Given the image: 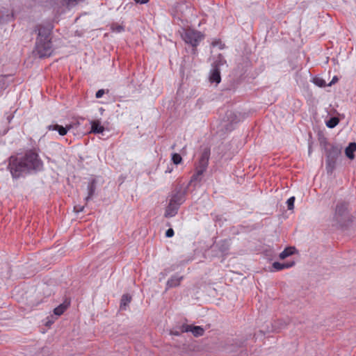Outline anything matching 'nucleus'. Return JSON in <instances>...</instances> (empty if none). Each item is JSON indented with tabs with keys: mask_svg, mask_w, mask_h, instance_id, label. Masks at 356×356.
<instances>
[{
	"mask_svg": "<svg viewBox=\"0 0 356 356\" xmlns=\"http://www.w3.org/2000/svg\"><path fill=\"white\" fill-rule=\"evenodd\" d=\"M136 1V3H146L149 1V0H134Z\"/></svg>",
	"mask_w": 356,
	"mask_h": 356,
	"instance_id": "obj_30",
	"label": "nucleus"
},
{
	"mask_svg": "<svg viewBox=\"0 0 356 356\" xmlns=\"http://www.w3.org/2000/svg\"><path fill=\"white\" fill-rule=\"evenodd\" d=\"M182 332H191L194 337H201L204 333V330L200 326L191 325H183L181 327Z\"/></svg>",
	"mask_w": 356,
	"mask_h": 356,
	"instance_id": "obj_10",
	"label": "nucleus"
},
{
	"mask_svg": "<svg viewBox=\"0 0 356 356\" xmlns=\"http://www.w3.org/2000/svg\"><path fill=\"white\" fill-rule=\"evenodd\" d=\"M296 250L295 247H287L280 254L279 257L281 259H284L285 258L293 254Z\"/></svg>",
	"mask_w": 356,
	"mask_h": 356,
	"instance_id": "obj_19",
	"label": "nucleus"
},
{
	"mask_svg": "<svg viewBox=\"0 0 356 356\" xmlns=\"http://www.w3.org/2000/svg\"><path fill=\"white\" fill-rule=\"evenodd\" d=\"M184 279V276L174 275L167 281V288H174L180 285L181 282Z\"/></svg>",
	"mask_w": 356,
	"mask_h": 356,
	"instance_id": "obj_11",
	"label": "nucleus"
},
{
	"mask_svg": "<svg viewBox=\"0 0 356 356\" xmlns=\"http://www.w3.org/2000/svg\"><path fill=\"white\" fill-rule=\"evenodd\" d=\"M35 52L40 58L50 56L53 52L51 42V27L39 26Z\"/></svg>",
	"mask_w": 356,
	"mask_h": 356,
	"instance_id": "obj_2",
	"label": "nucleus"
},
{
	"mask_svg": "<svg viewBox=\"0 0 356 356\" xmlns=\"http://www.w3.org/2000/svg\"><path fill=\"white\" fill-rule=\"evenodd\" d=\"M175 234V232H174V230L172 228H169L166 232H165V236L168 237V238H171L174 236Z\"/></svg>",
	"mask_w": 356,
	"mask_h": 356,
	"instance_id": "obj_27",
	"label": "nucleus"
},
{
	"mask_svg": "<svg viewBox=\"0 0 356 356\" xmlns=\"http://www.w3.org/2000/svg\"><path fill=\"white\" fill-rule=\"evenodd\" d=\"M91 131L94 134H102L104 131V127L101 124L99 120H92L90 122Z\"/></svg>",
	"mask_w": 356,
	"mask_h": 356,
	"instance_id": "obj_16",
	"label": "nucleus"
},
{
	"mask_svg": "<svg viewBox=\"0 0 356 356\" xmlns=\"http://www.w3.org/2000/svg\"><path fill=\"white\" fill-rule=\"evenodd\" d=\"M172 161L175 165H178L181 163L182 158L180 154L177 153H174L172 155Z\"/></svg>",
	"mask_w": 356,
	"mask_h": 356,
	"instance_id": "obj_23",
	"label": "nucleus"
},
{
	"mask_svg": "<svg viewBox=\"0 0 356 356\" xmlns=\"http://www.w3.org/2000/svg\"><path fill=\"white\" fill-rule=\"evenodd\" d=\"M314 83L319 87H323L325 86V81L323 79H321V78L314 79Z\"/></svg>",
	"mask_w": 356,
	"mask_h": 356,
	"instance_id": "obj_25",
	"label": "nucleus"
},
{
	"mask_svg": "<svg viewBox=\"0 0 356 356\" xmlns=\"http://www.w3.org/2000/svg\"><path fill=\"white\" fill-rule=\"evenodd\" d=\"M287 200H291V201H293V200H296V198L295 197L292 196V197H290L289 198H288Z\"/></svg>",
	"mask_w": 356,
	"mask_h": 356,
	"instance_id": "obj_32",
	"label": "nucleus"
},
{
	"mask_svg": "<svg viewBox=\"0 0 356 356\" xmlns=\"http://www.w3.org/2000/svg\"><path fill=\"white\" fill-rule=\"evenodd\" d=\"M84 0H51L54 10L57 14H62L67 10H71L80 2Z\"/></svg>",
	"mask_w": 356,
	"mask_h": 356,
	"instance_id": "obj_6",
	"label": "nucleus"
},
{
	"mask_svg": "<svg viewBox=\"0 0 356 356\" xmlns=\"http://www.w3.org/2000/svg\"><path fill=\"white\" fill-rule=\"evenodd\" d=\"M112 30L116 33H120L124 30V28L122 25L114 24L112 26Z\"/></svg>",
	"mask_w": 356,
	"mask_h": 356,
	"instance_id": "obj_24",
	"label": "nucleus"
},
{
	"mask_svg": "<svg viewBox=\"0 0 356 356\" xmlns=\"http://www.w3.org/2000/svg\"><path fill=\"white\" fill-rule=\"evenodd\" d=\"M187 190V186L184 184H177L172 192V199L170 200H179L182 199Z\"/></svg>",
	"mask_w": 356,
	"mask_h": 356,
	"instance_id": "obj_9",
	"label": "nucleus"
},
{
	"mask_svg": "<svg viewBox=\"0 0 356 356\" xmlns=\"http://www.w3.org/2000/svg\"><path fill=\"white\" fill-rule=\"evenodd\" d=\"M181 37L186 43L191 44L193 47H197L204 38V35L200 31L191 29L184 30Z\"/></svg>",
	"mask_w": 356,
	"mask_h": 356,
	"instance_id": "obj_7",
	"label": "nucleus"
},
{
	"mask_svg": "<svg viewBox=\"0 0 356 356\" xmlns=\"http://www.w3.org/2000/svg\"><path fill=\"white\" fill-rule=\"evenodd\" d=\"M104 93H105L104 90L100 89V90H97V92H96L95 97L97 99L101 98L104 95Z\"/></svg>",
	"mask_w": 356,
	"mask_h": 356,
	"instance_id": "obj_28",
	"label": "nucleus"
},
{
	"mask_svg": "<svg viewBox=\"0 0 356 356\" xmlns=\"http://www.w3.org/2000/svg\"><path fill=\"white\" fill-rule=\"evenodd\" d=\"M286 204L289 210H293L294 209V202H286Z\"/></svg>",
	"mask_w": 356,
	"mask_h": 356,
	"instance_id": "obj_29",
	"label": "nucleus"
},
{
	"mask_svg": "<svg viewBox=\"0 0 356 356\" xmlns=\"http://www.w3.org/2000/svg\"><path fill=\"white\" fill-rule=\"evenodd\" d=\"M70 304V300H65L62 304L59 305L54 309V314L57 316L62 315L65 312V311L68 308Z\"/></svg>",
	"mask_w": 356,
	"mask_h": 356,
	"instance_id": "obj_17",
	"label": "nucleus"
},
{
	"mask_svg": "<svg viewBox=\"0 0 356 356\" xmlns=\"http://www.w3.org/2000/svg\"><path fill=\"white\" fill-rule=\"evenodd\" d=\"M72 128V126H66L65 127L59 124H52L48 126L49 130L57 131L60 136H65L67 131Z\"/></svg>",
	"mask_w": 356,
	"mask_h": 356,
	"instance_id": "obj_13",
	"label": "nucleus"
},
{
	"mask_svg": "<svg viewBox=\"0 0 356 356\" xmlns=\"http://www.w3.org/2000/svg\"><path fill=\"white\" fill-rule=\"evenodd\" d=\"M325 152V168L328 174H332L334 170L337 161L341 153V147L337 144L324 143Z\"/></svg>",
	"mask_w": 356,
	"mask_h": 356,
	"instance_id": "obj_3",
	"label": "nucleus"
},
{
	"mask_svg": "<svg viewBox=\"0 0 356 356\" xmlns=\"http://www.w3.org/2000/svg\"><path fill=\"white\" fill-rule=\"evenodd\" d=\"M180 205L179 202H169V204L165 207L164 217L168 218L176 216Z\"/></svg>",
	"mask_w": 356,
	"mask_h": 356,
	"instance_id": "obj_8",
	"label": "nucleus"
},
{
	"mask_svg": "<svg viewBox=\"0 0 356 356\" xmlns=\"http://www.w3.org/2000/svg\"><path fill=\"white\" fill-rule=\"evenodd\" d=\"M131 296L128 293L122 295L120 300V308L122 309H126L127 306L131 302Z\"/></svg>",
	"mask_w": 356,
	"mask_h": 356,
	"instance_id": "obj_20",
	"label": "nucleus"
},
{
	"mask_svg": "<svg viewBox=\"0 0 356 356\" xmlns=\"http://www.w3.org/2000/svg\"><path fill=\"white\" fill-rule=\"evenodd\" d=\"M352 222V217L348 209L346 202L338 203L332 219V225L343 228L348 227Z\"/></svg>",
	"mask_w": 356,
	"mask_h": 356,
	"instance_id": "obj_4",
	"label": "nucleus"
},
{
	"mask_svg": "<svg viewBox=\"0 0 356 356\" xmlns=\"http://www.w3.org/2000/svg\"><path fill=\"white\" fill-rule=\"evenodd\" d=\"M356 151V143H350L345 149L346 156L350 159L355 158L354 152Z\"/></svg>",
	"mask_w": 356,
	"mask_h": 356,
	"instance_id": "obj_18",
	"label": "nucleus"
},
{
	"mask_svg": "<svg viewBox=\"0 0 356 356\" xmlns=\"http://www.w3.org/2000/svg\"><path fill=\"white\" fill-rule=\"evenodd\" d=\"M209 80L211 83L218 84L221 81L220 72L218 66H214L211 72Z\"/></svg>",
	"mask_w": 356,
	"mask_h": 356,
	"instance_id": "obj_12",
	"label": "nucleus"
},
{
	"mask_svg": "<svg viewBox=\"0 0 356 356\" xmlns=\"http://www.w3.org/2000/svg\"><path fill=\"white\" fill-rule=\"evenodd\" d=\"M295 261H287V262H284V263H280V262H278V261H275L273 263V268L277 270V271H279V270H282L283 269H285V268H291L293 267L294 265H295Z\"/></svg>",
	"mask_w": 356,
	"mask_h": 356,
	"instance_id": "obj_14",
	"label": "nucleus"
},
{
	"mask_svg": "<svg viewBox=\"0 0 356 356\" xmlns=\"http://www.w3.org/2000/svg\"><path fill=\"white\" fill-rule=\"evenodd\" d=\"M338 81V78L337 76H334L332 81L330 83L329 86H331L332 83H336Z\"/></svg>",
	"mask_w": 356,
	"mask_h": 356,
	"instance_id": "obj_31",
	"label": "nucleus"
},
{
	"mask_svg": "<svg viewBox=\"0 0 356 356\" xmlns=\"http://www.w3.org/2000/svg\"><path fill=\"white\" fill-rule=\"evenodd\" d=\"M339 122V120L338 118L337 117H332L331 118H330V120H328L327 122H326V126L329 128H334L335 127Z\"/></svg>",
	"mask_w": 356,
	"mask_h": 356,
	"instance_id": "obj_21",
	"label": "nucleus"
},
{
	"mask_svg": "<svg viewBox=\"0 0 356 356\" xmlns=\"http://www.w3.org/2000/svg\"><path fill=\"white\" fill-rule=\"evenodd\" d=\"M97 186V181L95 179H92L88 184L87 190H88V195L86 197L85 200H89L95 193Z\"/></svg>",
	"mask_w": 356,
	"mask_h": 356,
	"instance_id": "obj_15",
	"label": "nucleus"
},
{
	"mask_svg": "<svg viewBox=\"0 0 356 356\" xmlns=\"http://www.w3.org/2000/svg\"><path fill=\"white\" fill-rule=\"evenodd\" d=\"M86 204V202H79V204H76L74 206V212L79 213L83 211Z\"/></svg>",
	"mask_w": 356,
	"mask_h": 356,
	"instance_id": "obj_22",
	"label": "nucleus"
},
{
	"mask_svg": "<svg viewBox=\"0 0 356 356\" xmlns=\"http://www.w3.org/2000/svg\"><path fill=\"white\" fill-rule=\"evenodd\" d=\"M228 249L229 248H228V245L227 243V241H222V244L219 248L220 251H221L222 252H225L226 251L228 250Z\"/></svg>",
	"mask_w": 356,
	"mask_h": 356,
	"instance_id": "obj_26",
	"label": "nucleus"
},
{
	"mask_svg": "<svg viewBox=\"0 0 356 356\" xmlns=\"http://www.w3.org/2000/svg\"><path fill=\"white\" fill-rule=\"evenodd\" d=\"M209 156L210 149L209 148H205L202 151L201 156L199 159L196 173L192 176L191 181L200 180L201 176L203 175L204 172L206 171L207 168Z\"/></svg>",
	"mask_w": 356,
	"mask_h": 356,
	"instance_id": "obj_5",
	"label": "nucleus"
},
{
	"mask_svg": "<svg viewBox=\"0 0 356 356\" xmlns=\"http://www.w3.org/2000/svg\"><path fill=\"white\" fill-rule=\"evenodd\" d=\"M8 168L12 176L14 178H18L23 173L41 170L43 168V163L36 152L29 150L23 156H10Z\"/></svg>",
	"mask_w": 356,
	"mask_h": 356,
	"instance_id": "obj_1",
	"label": "nucleus"
}]
</instances>
